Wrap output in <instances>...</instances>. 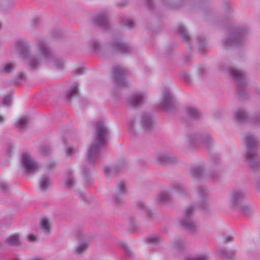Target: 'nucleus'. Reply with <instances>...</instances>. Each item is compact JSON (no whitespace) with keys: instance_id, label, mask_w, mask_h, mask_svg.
<instances>
[{"instance_id":"obj_1","label":"nucleus","mask_w":260,"mask_h":260,"mask_svg":"<svg viewBox=\"0 0 260 260\" xmlns=\"http://www.w3.org/2000/svg\"><path fill=\"white\" fill-rule=\"evenodd\" d=\"M22 55L31 70L38 68L45 60L52 61L56 69H62L64 67V61L58 58L42 40L36 41L32 51L24 48Z\"/></svg>"},{"instance_id":"obj_2","label":"nucleus","mask_w":260,"mask_h":260,"mask_svg":"<svg viewBox=\"0 0 260 260\" xmlns=\"http://www.w3.org/2000/svg\"><path fill=\"white\" fill-rule=\"evenodd\" d=\"M109 131H95L87 152V161L91 165L101 156L109 140Z\"/></svg>"},{"instance_id":"obj_3","label":"nucleus","mask_w":260,"mask_h":260,"mask_svg":"<svg viewBox=\"0 0 260 260\" xmlns=\"http://www.w3.org/2000/svg\"><path fill=\"white\" fill-rule=\"evenodd\" d=\"M243 143L245 147V160L253 169L260 166V158L257 155L259 148V142L257 138L250 133L243 138Z\"/></svg>"},{"instance_id":"obj_4","label":"nucleus","mask_w":260,"mask_h":260,"mask_svg":"<svg viewBox=\"0 0 260 260\" xmlns=\"http://www.w3.org/2000/svg\"><path fill=\"white\" fill-rule=\"evenodd\" d=\"M194 208L192 206L188 207L184 211L181 223L182 226L186 230L191 233L198 231V226L193 220L191 216L194 213Z\"/></svg>"},{"instance_id":"obj_5","label":"nucleus","mask_w":260,"mask_h":260,"mask_svg":"<svg viewBox=\"0 0 260 260\" xmlns=\"http://www.w3.org/2000/svg\"><path fill=\"white\" fill-rule=\"evenodd\" d=\"M22 168L27 174L34 173L39 168V164L29 153L24 152L21 156Z\"/></svg>"},{"instance_id":"obj_6","label":"nucleus","mask_w":260,"mask_h":260,"mask_svg":"<svg viewBox=\"0 0 260 260\" xmlns=\"http://www.w3.org/2000/svg\"><path fill=\"white\" fill-rule=\"evenodd\" d=\"M212 141V139L208 136L203 138H201L197 136L195 133L191 132L186 137L185 139L186 146L188 149H191L198 146L201 143H208Z\"/></svg>"},{"instance_id":"obj_7","label":"nucleus","mask_w":260,"mask_h":260,"mask_svg":"<svg viewBox=\"0 0 260 260\" xmlns=\"http://www.w3.org/2000/svg\"><path fill=\"white\" fill-rule=\"evenodd\" d=\"M246 196V192L244 189H237L233 190L230 194V206L234 209L239 207V205L243 203V200Z\"/></svg>"},{"instance_id":"obj_8","label":"nucleus","mask_w":260,"mask_h":260,"mask_svg":"<svg viewBox=\"0 0 260 260\" xmlns=\"http://www.w3.org/2000/svg\"><path fill=\"white\" fill-rule=\"evenodd\" d=\"M126 187L124 182H119L117 184L115 194L113 196L112 198L113 204L115 206H119L122 204L123 201L122 197L126 194Z\"/></svg>"},{"instance_id":"obj_9","label":"nucleus","mask_w":260,"mask_h":260,"mask_svg":"<svg viewBox=\"0 0 260 260\" xmlns=\"http://www.w3.org/2000/svg\"><path fill=\"white\" fill-rule=\"evenodd\" d=\"M144 99L145 91H138L127 98L126 104L130 108L138 107L144 103Z\"/></svg>"},{"instance_id":"obj_10","label":"nucleus","mask_w":260,"mask_h":260,"mask_svg":"<svg viewBox=\"0 0 260 260\" xmlns=\"http://www.w3.org/2000/svg\"><path fill=\"white\" fill-rule=\"evenodd\" d=\"M160 109L166 113L172 112L174 108L172 96L171 94H164L159 103Z\"/></svg>"},{"instance_id":"obj_11","label":"nucleus","mask_w":260,"mask_h":260,"mask_svg":"<svg viewBox=\"0 0 260 260\" xmlns=\"http://www.w3.org/2000/svg\"><path fill=\"white\" fill-rule=\"evenodd\" d=\"M197 191L200 198L198 207L202 210H205L209 205L208 191L207 188L200 186L197 188Z\"/></svg>"},{"instance_id":"obj_12","label":"nucleus","mask_w":260,"mask_h":260,"mask_svg":"<svg viewBox=\"0 0 260 260\" xmlns=\"http://www.w3.org/2000/svg\"><path fill=\"white\" fill-rule=\"evenodd\" d=\"M109 45L114 51L118 53H125L131 50L130 46L121 41H113L109 43Z\"/></svg>"},{"instance_id":"obj_13","label":"nucleus","mask_w":260,"mask_h":260,"mask_svg":"<svg viewBox=\"0 0 260 260\" xmlns=\"http://www.w3.org/2000/svg\"><path fill=\"white\" fill-rule=\"evenodd\" d=\"M156 161L161 165H168L175 163L176 158L171 153H160L156 156Z\"/></svg>"},{"instance_id":"obj_14","label":"nucleus","mask_w":260,"mask_h":260,"mask_svg":"<svg viewBox=\"0 0 260 260\" xmlns=\"http://www.w3.org/2000/svg\"><path fill=\"white\" fill-rule=\"evenodd\" d=\"M113 77L117 85L121 86L126 83L123 71L121 67H116L114 69Z\"/></svg>"},{"instance_id":"obj_15","label":"nucleus","mask_w":260,"mask_h":260,"mask_svg":"<svg viewBox=\"0 0 260 260\" xmlns=\"http://www.w3.org/2000/svg\"><path fill=\"white\" fill-rule=\"evenodd\" d=\"M94 22L95 24L100 26L103 29L108 28V26L109 25L108 16L105 14L96 16L94 18Z\"/></svg>"},{"instance_id":"obj_16","label":"nucleus","mask_w":260,"mask_h":260,"mask_svg":"<svg viewBox=\"0 0 260 260\" xmlns=\"http://www.w3.org/2000/svg\"><path fill=\"white\" fill-rule=\"evenodd\" d=\"M75 183V179L72 170L67 172V177L64 181V186L67 188H72Z\"/></svg>"},{"instance_id":"obj_17","label":"nucleus","mask_w":260,"mask_h":260,"mask_svg":"<svg viewBox=\"0 0 260 260\" xmlns=\"http://www.w3.org/2000/svg\"><path fill=\"white\" fill-rule=\"evenodd\" d=\"M219 256L224 260H232L236 253V250H233L227 252L223 249H219L218 250Z\"/></svg>"},{"instance_id":"obj_18","label":"nucleus","mask_w":260,"mask_h":260,"mask_svg":"<svg viewBox=\"0 0 260 260\" xmlns=\"http://www.w3.org/2000/svg\"><path fill=\"white\" fill-rule=\"evenodd\" d=\"M50 184V179L48 176L43 175L40 178V188L43 191L46 190Z\"/></svg>"},{"instance_id":"obj_19","label":"nucleus","mask_w":260,"mask_h":260,"mask_svg":"<svg viewBox=\"0 0 260 260\" xmlns=\"http://www.w3.org/2000/svg\"><path fill=\"white\" fill-rule=\"evenodd\" d=\"M41 230L45 233H49L51 224L49 220L46 217L42 218L40 220Z\"/></svg>"},{"instance_id":"obj_20","label":"nucleus","mask_w":260,"mask_h":260,"mask_svg":"<svg viewBox=\"0 0 260 260\" xmlns=\"http://www.w3.org/2000/svg\"><path fill=\"white\" fill-rule=\"evenodd\" d=\"M171 199V198L168 192L163 191L161 192L157 197L158 201L163 204L169 202Z\"/></svg>"},{"instance_id":"obj_21","label":"nucleus","mask_w":260,"mask_h":260,"mask_svg":"<svg viewBox=\"0 0 260 260\" xmlns=\"http://www.w3.org/2000/svg\"><path fill=\"white\" fill-rule=\"evenodd\" d=\"M135 207L136 209L141 214H146V206L144 201L139 200L135 203Z\"/></svg>"},{"instance_id":"obj_22","label":"nucleus","mask_w":260,"mask_h":260,"mask_svg":"<svg viewBox=\"0 0 260 260\" xmlns=\"http://www.w3.org/2000/svg\"><path fill=\"white\" fill-rule=\"evenodd\" d=\"M6 243L11 246H16L20 244L19 236L14 235L10 236L6 240Z\"/></svg>"},{"instance_id":"obj_23","label":"nucleus","mask_w":260,"mask_h":260,"mask_svg":"<svg viewBox=\"0 0 260 260\" xmlns=\"http://www.w3.org/2000/svg\"><path fill=\"white\" fill-rule=\"evenodd\" d=\"M243 214H248L252 210V207L246 204L243 203L239 205V207L235 208Z\"/></svg>"},{"instance_id":"obj_24","label":"nucleus","mask_w":260,"mask_h":260,"mask_svg":"<svg viewBox=\"0 0 260 260\" xmlns=\"http://www.w3.org/2000/svg\"><path fill=\"white\" fill-rule=\"evenodd\" d=\"M28 123V121L25 117H22L18 119L15 122V126L17 128H25Z\"/></svg>"},{"instance_id":"obj_25","label":"nucleus","mask_w":260,"mask_h":260,"mask_svg":"<svg viewBox=\"0 0 260 260\" xmlns=\"http://www.w3.org/2000/svg\"><path fill=\"white\" fill-rule=\"evenodd\" d=\"M89 243L87 242H81L76 248V253L79 254H82L87 249Z\"/></svg>"},{"instance_id":"obj_26","label":"nucleus","mask_w":260,"mask_h":260,"mask_svg":"<svg viewBox=\"0 0 260 260\" xmlns=\"http://www.w3.org/2000/svg\"><path fill=\"white\" fill-rule=\"evenodd\" d=\"M14 68V65L10 62L3 63L1 67V72L4 73H10Z\"/></svg>"},{"instance_id":"obj_27","label":"nucleus","mask_w":260,"mask_h":260,"mask_svg":"<svg viewBox=\"0 0 260 260\" xmlns=\"http://www.w3.org/2000/svg\"><path fill=\"white\" fill-rule=\"evenodd\" d=\"M79 94L78 90V85L75 84L73 85L70 89L68 95L70 98H73L78 96Z\"/></svg>"},{"instance_id":"obj_28","label":"nucleus","mask_w":260,"mask_h":260,"mask_svg":"<svg viewBox=\"0 0 260 260\" xmlns=\"http://www.w3.org/2000/svg\"><path fill=\"white\" fill-rule=\"evenodd\" d=\"M120 247L124 251L125 254L129 257H131L133 255V253L128 247V246L124 242H121L120 243Z\"/></svg>"},{"instance_id":"obj_29","label":"nucleus","mask_w":260,"mask_h":260,"mask_svg":"<svg viewBox=\"0 0 260 260\" xmlns=\"http://www.w3.org/2000/svg\"><path fill=\"white\" fill-rule=\"evenodd\" d=\"M173 247L177 250H180L185 246V243L181 239L175 240L173 242Z\"/></svg>"},{"instance_id":"obj_30","label":"nucleus","mask_w":260,"mask_h":260,"mask_svg":"<svg viewBox=\"0 0 260 260\" xmlns=\"http://www.w3.org/2000/svg\"><path fill=\"white\" fill-rule=\"evenodd\" d=\"M104 171L105 175L107 177H110L116 173V170L115 169L114 166L113 167H110L109 166H106L104 168Z\"/></svg>"},{"instance_id":"obj_31","label":"nucleus","mask_w":260,"mask_h":260,"mask_svg":"<svg viewBox=\"0 0 260 260\" xmlns=\"http://www.w3.org/2000/svg\"><path fill=\"white\" fill-rule=\"evenodd\" d=\"M186 112L188 114L193 117H197L199 114L198 110L193 107H189L186 108Z\"/></svg>"},{"instance_id":"obj_32","label":"nucleus","mask_w":260,"mask_h":260,"mask_svg":"<svg viewBox=\"0 0 260 260\" xmlns=\"http://www.w3.org/2000/svg\"><path fill=\"white\" fill-rule=\"evenodd\" d=\"M94 128L96 130H106L108 127L105 122L100 120L95 122Z\"/></svg>"},{"instance_id":"obj_33","label":"nucleus","mask_w":260,"mask_h":260,"mask_svg":"<svg viewBox=\"0 0 260 260\" xmlns=\"http://www.w3.org/2000/svg\"><path fill=\"white\" fill-rule=\"evenodd\" d=\"M160 241V239L157 236H151L147 238V244L155 245Z\"/></svg>"},{"instance_id":"obj_34","label":"nucleus","mask_w":260,"mask_h":260,"mask_svg":"<svg viewBox=\"0 0 260 260\" xmlns=\"http://www.w3.org/2000/svg\"><path fill=\"white\" fill-rule=\"evenodd\" d=\"M10 188V185L7 182L4 181H0V190L2 191L7 192L9 190Z\"/></svg>"},{"instance_id":"obj_35","label":"nucleus","mask_w":260,"mask_h":260,"mask_svg":"<svg viewBox=\"0 0 260 260\" xmlns=\"http://www.w3.org/2000/svg\"><path fill=\"white\" fill-rule=\"evenodd\" d=\"M203 173V170L199 167H196L191 170V174L193 177H199Z\"/></svg>"},{"instance_id":"obj_36","label":"nucleus","mask_w":260,"mask_h":260,"mask_svg":"<svg viewBox=\"0 0 260 260\" xmlns=\"http://www.w3.org/2000/svg\"><path fill=\"white\" fill-rule=\"evenodd\" d=\"M185 260H209V258L207 255L201 254L195 257H187Z\"/></svg>"},{"instance_id":"obj_37","label":"nucleus","mask_w":260,"mask_h":260,"mask_svg":"<svg viewBox=\"0 0 260 260\" xmlns=\"http://www.w3.org/2000/svg\"><path fill=\"white\" fill-rule=\"evenodd\" d=\"M126 166V164L124 161H121L116 164L114 166L115 169L116 170V172L117 173L121 171L124 167Z\"/></svg>"},{"instance_id":"obj_38","label":"nucleus","mask_w":260,"mask_h":260,"mask_svg":"<svg viewBox=\"0 0 260 260\" xmlns=\"http://www.w3.org/2000/svg\"><path fill=\"white\" fill-rule=\"evenodd\" d=\"M51 152L50 149L47 147H42L40 149V153L44 156L48 155Z\"/></svg>"},{"instance_id":"obj_39","label":"nucleus","mask_w":260,"mask_h":260,"mask_svg":"<svg viewBox=\"0 0 260 260\" xmlns=\"http://www.w3.org/2000/svg\"><path fill=\"white\" fill-rule=\"evenodd\" d=\"M11 102V98L10 95L6 96L2 102L3 106H6L9 105Z\"/></svg>"},{"instance_id":"obj_40","label":"nucleus","mask_w":260,"mask_h":260,"mask_svg":"<svg viewBox=\"0 0 260 260\" xmlns=\"http://www.w3.org/2000/svg\"><path fill=\"white\" fill-rule=\"evenodd\" d=\"M75 153V150L72 147H68L66 149V154L68 156H72Z\"/></svg>"},{"instance_id":"obj_41","label":"nucleus","mask_w":260,"mask_h":260,"mask_svg":"<svg viewBox=\"0 0 260 260\" xmlns=\"http://www.w3.org/2000/svg\"><path fill=\"white\" fill-rule=\"evenodd\" d=\"M175 189L178 192H184L185 191L184 185L182 184H178L175 186Z\"/></svg>"},{"instance_id":"obj_42","label":"nucleus","mask_w":260,"mask_h":260,"mask_svg":"<svg viewBox=\"0 0 260 260\" xmlns=\"http://www.w3.org/2000/svg\"><path fill=\"white\" fill-rule=\"evenodd\" d=\"M140 122L144 128L146 126V117L145 115H143L140 118Z\"/></svg>"},{"instance_id":"obj_43","label":"nucleus","mask_w":260,"mask_h":260,"mask_svg":"<svg viewBox=\"0 0 260 260\" xmlns=\"http://www.w3.org/2000/svg\"><path fill=\"white\" fill-rule=\"evenodd\" d=\"M125 25L128 28H132L134 26V22L130 19H127L126 20Z\"/></svg>"},{"instance_id":"obj_44","label":"nucleus","mask_w":260,"mask_h":260,"mask_svg":"<svg viewBox=\"0 0 260 260\" xmlns=\"http://www.w3.org/2000/svg\"><path fill=\"white\" fill-rule=\"evenodd\" d=\"M27 239L29 242H31L37 241L38 240L37 237L33 234L29 235L27 236Z\"/></svg>"},{"instance_id":"obj_45","label":"nucleus","mask_w":260,"mask_h":260,"mask_svg":"<svg viewBox=\"0 0 260 260\" xmlns=\"http://www.w3.org/2000/svg\"><path fill=\"white\" fill-rule=\"evenodd\" d=\"M92 48L94 50H97L100 46L99 43L96 41H93L91 43Z\"/></svg>"},{"instance_id":"obj_46","label":"nucleus","mask_w":260,"mask_h":260,"mask_svg":"<svg viewBox=\"0 0 260 260\" xmlns=\"http://www.w3.org/2000/svg\"><path fill=\"white\" fill-rule=\"evenodd\" d=\"M56 166V163L54 161H50L47 164V167L48 169H52Z\"/></svg>"},{"instance_id":"obj_47","label":"nucleus","mask_w":260,"mask_h":260,"mask_svg":"<svg viewBox=\"0 0 260 260\" xmlns=\"http://www.w3.org/2000/svg\"><path fill=\"white\" fill-rule=\"evenodd\" d=\"M233 240V238L232 236H228L223 238V242L224 243H227L228 242L232 241Z\"/></svg>"},{"instance_id":"obj_48","label":"nucleus","mask_w":260,"mask_h":260,"mask_svg":"<svg viewBox=\"0 0 260 260\" xmlns=\"http://www.w3.org/2000/svg\"><path fill=\"white\" fill-rule=\"evenodd\" d=\"M79 196L83 200H84L86 198V195L84 192H79Z\"/></svg>"},{"instance_id":"obj_49","label":"nucleus","mask_w":260,"mask_h":260,"mask_svg":"<svg viewBox=\"0 0 260 260\" xmlns=\"http://www.w3.org/2000/svg\"><path fill=\"white\" fill-rule=\"evenodd\" d=\"M77 235L78 236L79 238H81L83 236V233L81 230H78L77 232Z\"/></svg>"},{"instance_id":"obj_50","label":"nucleus","mask_w":260,"mask_h":260,"mask_svg":"<svg viewBox=\"0 0 260 260\" xmlns=\"http://www.w3.org/2000/svg\"><path fill=\"white\" fill-rule=\"evenodd\" d=\"M257 189L258 191L260 192V180L258 181L257 183Z\"/></svg>"},{"instance_id":"obj_51","label":"nucleus","mask_w":260,"mask_h":260,"mask_svg":"<svg viewBox=\"0 0 260 260\" xmlns=\"http://www.w3.org/2000/svg\"><path fill=\"white\" fill-rule=\"evenodd\" d=\"M61 140L62 141V142L65 144H66L67 142H66V138L64 137V136H62V138H61Z\"/></svg>"},{"instance_id":"obj_52","label":"nucleus","mask_w":260,"mask_h":260,"mask_svg":"<svg viewBox=\"0 0 260 260\" xmlns=\"http://www.w3.org/2000/svg\"><path fill=\"white\" fill-rule=\"evenodd\" d=\"M5 120V118L3 116L0 115V123L3 122Z\"/></svg>"},{"instance_id":"obj_53","label":"nucleus","mask_w":260,"mask_h":260,"mask_svg":"<svg viewBox=\"0 0 260 260\" xmlns=\"http://www.w3.org/2000/svg\"><path fill=\"white\" fill-rule=\"evenodd\" d=\"M83 172L85 175H88V171L86 170V169L85 168L84 169Z\"/></svg>"},{"instance_id":"obj_54","label":"nucleus","mask_w":260,"mask_h":260,"mask_svg":"<svg viewBox=\"0 0 260 260\" xmlns=\"http://www.w3.org/2000/svg\"><path fill=\"white\" fill-rule=\"evenodd\" d=\"M129 132L130 135H133L134 131H129Z\"/></svg>"},{"instance_id":"obj_55","label":"nucleus","mask_w":260,"mask_h":260,"mask_svg":"<svg viewBox=\"0 0 260 260\" xmlns=\"http://www.w3.org/2000/svg\"><path fill=\"white\" fill-rule=\"evenodd\" d=\"M31 260H43V259L42 258H37L32 259Z\"/></svg>"},{"instance_id":"obj_56","label":"nucleus","mask_w":260,"mask_h":260,"mask_svg":"<svg viewBox=\"0 0 260 260\" xmlns=\"http://www.w3.org/2000/svg\"><path fill=\"white\" fill-rule=\"evenodd\" d=\"M147 217H148V215H151V214H152V213H151V212H148V211H147Z\"/></svg>"},{"instance_id":"obj_57","label":"nucleus","mask_w":260,"mask_h":260,"mask_svg":"<svg viewBox=\"0 0 260 260\" xmlns=\"http://www.w3.org/2000/svg\"><path fill=\"white\" fill-rule=\"evenodd\" d=\"M16 260H19V259H16Z\"/></svg>"}]
</instances>
